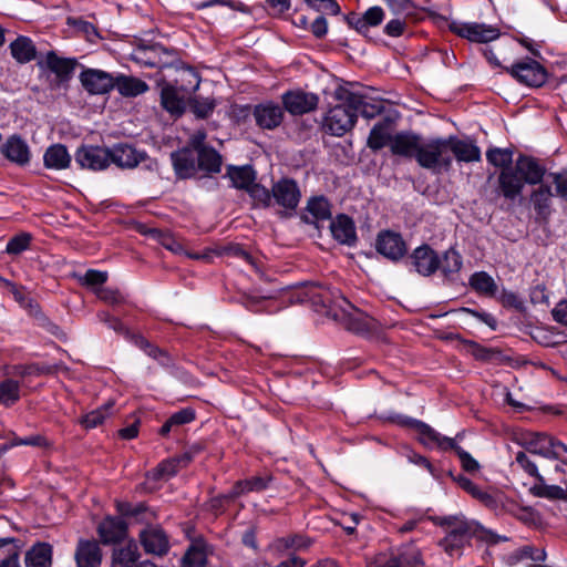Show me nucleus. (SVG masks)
<instances>
[{"instance_id": "obj_21", "label": "nucleus", "mask_w": 567, "mask_h": 567, "mask_svg": "<svg viewBox=\"0 0 567 567\" xmlns=\"http://www.w3.org/2000/svg\"><path fill=\"white\" fill-rule=\"evenodd\" d=\"M126 530L127 525L123 519L111 516L103 519L97 527L101 542L105 545L123 540L126 536Z\"/></svg>"}, {"instance_id": "obj_59", "label": "nucleus", "mask_w": 567, "mask_h": 567, "mask_svg": "<svg viewBox=\"0 0 567 567\" xmlns=\"http://www.w3.org/2000/svg\"><path fill=\"white\" fill-rule=\"evenodd\" d=\"M107 280V272L90 269L83 276L79 277V281L83 286L96 287L103 285Z\"/></svg>"}, {"instance_id": "obj_12", "label": "nucleus", "mask_w": 567, "mask_h": 567, "mask_svg": "<svg viewBox=\"0 0 567 567\" xmlns=\"http://www.w3.org/2000/svg\"><path fill=\"white\" fill-rule=\"evenodd\" d=\"M384 17V10L379 6H374L367 9L363 13H349L346 17V21L355 32L365 33L371 28L380 25Z\"/></svg>"}, {"instance_id": "obj_53", "label": "nucleus", "mask_w": 567, "mask_h": 567, "mask_svg": "<svg viewBox=\"0 0 567 567\" xmlns=\"http://www.w3.org/2000/svg\"><path fill=\"white\" fill-rule=\"evenodd\" d=\"M486 159L495 167L512 168L513 152L508 148H491L486 152Z\"/></svg>"}, {"instance_id": "obj_10", "label": "nucleus", "mask_w": 567, "mask_h": 567, "mask_svg": "<svg viewBox=\"0 0 567 567\" xmlns=\"http://www.w3.org/2000/svg\"><path fill=\"white\" fill-rule=\"evenodd\" d=\"M274 202L285 209L295 210L300 202L301 193L293 179L282 178L272 186Z\"/></svg>"}, {"instance_id": "obj_50", "label": "nucleus", "mask_w": 567, "mask_h": 567, "mask_svg": "<svg viewBox=\"0 0 567 567\" xmlns=\"http://www.w3.org/2000/svg\"><path fill=\"white\" fill-rule=\"evenodd\" d=\"M455 481L465 492L471 494L474 498L478 499L483 504L489 506L494 503L493 497L486 492L481 489L476 484H474L470 478L464 475H458Z\"/></svg>"}, {"instance_id": "obj_11", "label": "nucleus", "mask_w": 567, "mask_h": 567, "mask_svg": "<svg viewBox=\"0 0 567 567\" xmlns=\"http://www.w3.org/2000/svg\"><path fill=\"white\" fill-rule=\"evenodd\" d=\"M114 79L112 74L97 70L87 69L80 75L82 86L91 94H105L114 89Z\"/></svg>"}, {"instance_id": "obj_56", "label": "nucleus", "mask_w": 567, "mask_h": 567, "mask_svg": "<svg viewBox=\"0 0 567 567\" xmlns=\"http://www.w3.org/2000/svg\"><path fill=\"white\" fill-rule=\"evenodd\" d=\"M546 558L545 549L543 548H534L532 546H524L515 550L509 559L512 564H516L524 559H532L534 561H543Z\"/></svg>"}, {"instance_id": "obj_62", "label": "nucleus", "mask_w": 567, "mask_h": 567, "mask_svg": "<svg viewBox=\"0 0 567 567\" xmlns=\"http://www.w3.org/2000/svg\"><path fill=\"white\" fill-rule=\"evenodd\" d=\"M305 2L317 11H321L327 14L336 16L340 13V6L337 0H305Z\"/></svg>"}, {"instance_id": "obj_35", "label": "nucleus", "mask_w": 567, "mask_h": 567, "mask_svg": "<svg viewBox=\"0 0 567 567\" xmlns=\"http://www.w3.org/2000/svg\"><path fill=\"white\" fill-rule=\"evenodd\" d=\"M114 87L118 93L126 97H134L145 93L148 85L136 78L121 75L114 79Z\"/></svg>"}, {"instance_id": "obj_20", "label": "nucleus", "mask_w": 567, "mask_h": 567, "mask_svg": "<svg viewBox=\"0 0 567 567\" xmlns=\"http://www.w3.org/2000/svg\"><path fill=\"white\" fill-rule=\"evenodd\" d=\"M449 155H454L458 162H478L481 159L480 147L471 140H460L456 136L446 137Z\"/></svg>"}, {"instance_id": "obj_26", "label": "nucleus", "mask_w": 567, "mask_h": 567, "mask_svg": "<svg viewBox=\"0 0 567 567\" xmlns=\"http://www.w3.org/2000/svg\"><path fill=\"white\" fill-rule=\"evenodd\" d=\"M393 136L391 122L389 120H383L375 123L371 128L367 145L372 151H379L386 145L391 147Z\"/></svg>"}, {"instance_id": "obj_18", "label": "nucleus", "mask_w": 567, "mask_h": 567, "mask_svg": "<svg viewBox=\"0 0 567 567\" xmlns=\"http://www.w3.org/2000/svg\"><path fill=\"white\" fill-rule=\"evenodd\" d=\"M422 137L412 132H400L393 136L391 152L394 155L416 159Z\"/></svg>"}, {"instance_id": "obj_61", "label": "nucleus", "mask_w": 567, "mask_h": 567, "mask_svg": "<svg viewBox=\"0 0 567 567\" xmlns=\"http://www.w3.org/2000/svg\"><path fill=\"white\" fill-rule=\"evenodd\" d=\"M450 450H453L455 451V453L457 454L460 461H461V465L462 467L466 471V472H476L478 471L480 468V464L476 460H474L470 453H467L466 451H464L461 446H458L455 442H454V446H451Z\"/></svg>"}, {"instance_id": "obj_54", "label": "nucleus", "mask_w": 567, "mask_h": 567, "mask_svg": "<svg viewBox=\"0 0 567 567\" xmlns=\"http://www.w3.org/2000/svg\"><path fill=\"white\" fill-rule=\"evenodd\" d=\"M307 210L318 220H326L331 217L329 202L323 196L310 198Z\"/></svg>"}, {"instance_id": "obj_47", "label": "nucleus", "mask_w": 567, "mask_h": 567, "mask_svg": "<svg viewBox=\"0 0 567 567\" xmlns=\"http://www.w3.org/2000/svg\"><path fill=\"white\" fill-rule=\"evenodd\" d=\"M20 383L13 379L0 382V405L11 408L20 400Z\"/></svg>"}, {"instance_id": "obj_55", "label": "nucleus", "mask_w": 567, "mask_h": 567, "mask_svg": "<svg viewBox=\"0 0 567 567\" xmlns=\"http://www.w3.org/2000/svg\"><path fill=\"white\" fill-rule=\"evenodd\" d=\"M247 193L254 200L255 206L257 207H270L274 203L272 190L269 192L265 186L255 183L250 185Z\"/></svg>"}, {"instance_id": "obj_49", "label": "nucleus", "mask_w": 567, "mask_h": 567, "mask_svg": "<svg viewBox=\"0 0 567 567\" xmlns=\"http://www.w3.org/2000/svg\"><path fill=\"white\" fill-rule=\"evenodd\" d=\"M310 545V539L303 535L293 534L285 537L277 538L272 543V547L276 550L284 551L288 549L301 550Z\"/></svg>"}, {"instance_id": "obj_42", "label": "nucleus", "mask_w": 567, "mask_h": 567, "mask_svg": "<svg viewBox=\"0 0 567 567\" xmlns=\"http://www.w3.org/2000/svg\"><path fill=\"white\" fill-rule=\"evenodd\" d=\"M10 50L19 63H28L37 55V49L30 38H16L10 44Z\"/></svg>"}, {"instance_id": "obj_28", "label": "nucleus", "mask_w": 567, "mask_h": 567, "mask_svg": "<svg viewBox=\"0 0 567 567\" xmlns=\"http://www.w3.org/2000/svg\"><path fill=\"white\" fill-rule=\"evenodd\" d=\"M101 549L95 542L81 540L75 551L78 567H96L101 563Z\"/></svg>"}, {"instance_id": "obj_64", "label": "nucleus", "mask_w": 567, "mask_h": 567, "mask_svg": "<svg viewBox=\"0 0 567 567\" xmlns=\"http://www.w3.org/2000/svg\"><path fill=\"white\" fill-rule=\"evenodd\" d=\"M215 103L212 100H194L192 103L193 112L198 117H207L214 111Z\"/></svg>"}, {"instance_id": "obj_51", "label": "nucleus", "mask_w": 567, "mask_h": 567, "mask_svg": "<svg viewBox=\"0 0 567 567\" xmlns=\"http://www.w3.org/2000/svg\"><path fill=\"white\" fill-rule=\"evenodd\" d=\"M462 265L463 260L460 252L454 248H450L444 252L443 258L440 259L439 269H441L445 276H450L452 274L458 272L462 268Z\"/></svg>"}, {"instance_id": "obj_60", "label": "nucleus", "mask_w": 567, "mask_h": 567, "mask_svg": "<svg viewBox=\"0 0 567 567\" xmlns=\"http://www.w3.org/2000/svg\"><path fill=\"white\" fill-rule=\"evenodd\" d=\"M68 24L71 28V32L83 33L85 35H99L96 28L92 23L82 19L68 18Z\"/></svg>"}, {"instance_id": "obj_58", "label": "nucleus", "mask_w": 567, "mask_h": 567, "mask_svg": "<svg viewBox=\"0 0 567 567\" xmlns=\"http://www.w3.org/2000/svg\"><path fill=\"white\" fill-rule=\"evenodd\" d=\"M206 553L199 545H192L183 558L184 567H205Z\"/></svg>"}, {"instance_id": "obj_5", "label": "nucleus", "mask_w": 567, "mask_h": 567, "mask_svg": "<svg viewBox=\"0 0 567 567\" xmlns=\"http://www.w3.org/2000/svg\"><path fill=\"white\" fill-rule=\"evenodd\" d=\"M75 163L82 168L103 171L111 164L110 148L93 145H82L75 152Z\"/></svg>"}, {"instance_id": "obj_48", "label": "nucleus", "mask_w": 567, "mask_h": 567, "mask_svg": "<svg viewBox=\"0 0 567 567\" xmlns=\"http://www.w3.org/2000/svg\"><path fill=\"white\" fill-rule=\"evenodd\" d=\"M113 405L114 403L110 401L85 414L80 421L81 425L86 430H92L103 424V422L111 415Z\"/></svg>"}, {"instance_id": "obj_43", "label": "nucleus", "mask_w": 567, "mask_h": 567, "mask_svg": "<svg viewBox=\"0 0 567 567\" xmlns=\"http://www.w3.org/2000/svg\"><path fill=\"white\" fill-rule=\"evenodd\" d=\"M553 196L549 185L540 184L532 192L530 203L538 215L545 216L549 213Z\"/></svg>"}, {"instance_id": "obj_24", "label": "nucleus", "mask_w": 567, "mask_h": 567, "mask_svg": "<svg viewBox=\"0 0 567 567\" xmlns=\"http://www.w3.org/2000/svg\"><path fill=\"white\" fill-rule=\"evenodd\" d=\"M514 168L526 184H539L545 175V168L533 157L520 155L516 159Z\"/></svg>"}, {"instance_id": "obj_16", "label": "nucleus", "mask_w": 567, "mask_h": 567, "mask_svg": "<svg viewBox=\"0 0 567 567\" xmlns=\"http://www.w3.org/2000/svg\"><path fill=\"white\" fill-rule=\"evenodd\" d=\"M377 249L391 260L401 259L406 252V246L401 235L393 231H383L378 236Z\"/></svg>"}, {"instance_id": "obj_40", "label": "nucleus", "mask_w": 567, "mask_h": 567, "mask_svg": "<svg viewBox=\"0 0 567 567\" xmlns=\"http://www.w3.org/2000/svg\"><path fill=\"white\" fill-rule=\"evenodd\" d=\"M161 53L165 55L171 54L168 50L161 47H152L148 49L140 48L135 51V59L148 66L165 68L169 64V61L163 60Z\"/></svg>"}, {"instance_id": "obj_37", "label": "nucleus", "mask_w": 567, "mask_h": 567, "mask_svg": "<svg viewBox=\"0 0 567 567\" xmlns=\"http://www.w3.org/2000/svg\"><path fill=\"white\" fill-rule=\"evenodd\" d=\"M525 446L533 453L546 458L549 457L550 447H553V437L538 432H530L525 435Z\"/></svg>"}, {"instance_id": "obj_6", "label": "nucleus", "mask_w": 567, "mask_h": 567, "mask_svg": "<svg viewBox=\"0 0 567 567\" xmlns=\"http://www.w3.org/2000/svg\"><path fill=\"white\" fill-rule=\"evenodd\" d=\"M281 101L285 110L291 115H303L317 109L319 96L316 93L293 90L285 92Z\"/></svg>"}, {"instance_id": "obj_27", "label": "nucleus", "mask_w": 567, "mask_h": 567, "mask_svg": "<svg viewBox=\"0 0 567 567\" xmlns=\"http://www.w3.org/2000/svg\"><path fill=\"white\" fill-rule=\"evenodd\" d=\"M188 461H189L188 456H183V457H177V458H167V460L162 461L154 470L150 471L146 474L145 485L150 484L152 482L166 481V480L173 477L178 472L179 464L182 462L187 463Z\"/></svg>"}, {"instance_id": "obj_44", "label": "nucleus", "mask_w": 567, "mask_h": 567, "mask_svg": "<svg viewBox=\"0 0 567 567\" xmlns=\"http://www.w3.org/2000/svg\"><path fill=\"white\" fill-rule=\"evenodd\" d=\"M197 166L208 173H219L221 168V156L213 147L202 148L197 152Z\"/></svg>"}, {"instance_id": "obj_52", "label": "nucleus", "mask_w": 567, "mask_h": 567, "mask_svg": "<svg viewBox=\"0 0 567 567\" xmlns=\"http://www.w3.org/2000/svg\"><path fill=\"white\" fill-rule=\"evenodd\" d=\"M268 486V481L264 477H252L246 481H240L235 484L231 491V496L237 497L248 492H261Z\"/></svg>"}, {"instance_id": "obj_31", "label": "nucleus", "mask_w": 567, "mask_h": 567, "mask_svg": "<svg viewBox=\"0 0 567 567\" xmlns=\"http://www.w3.org/2000/svg\"><path fill=\"white\" fill-rule=\"evenodd\" d=\"M27 567H50L52 564V547L48 543H37L24 557Z\"/></svg>"}, {"instance_id": "obj_32", "label": "nucleus", "mask_w": 567, "mask_h": 567, "mask_svg": "<svg viewBox=\"0 0 567 567\" xmlns=\"http://www.w3.org/2000/svg\"><path fill=\"white\" fill-rule=\"evenodd\" d=\"M422 561L419 549L409 546L396 556L385 558L379 561L378 567H415Z\"/></svg>"}, {"instance_id": "obj_4", "label": "nucleus", "mask_w": 567, "mask_h": 567, "mask_svg": "<svg viewBox=\"0 0 567 567\" xmlns=\"http://www.w3.org/2000/svg\"><path fill=\"white\" fill-rule=\"evenodd\" d=\"M388 420L398 425L414 429L419 434V441L429 449L446 451L454 446L453 439L442 435L422 421L396 413L389 415Z\"/></svg>"}, {"instance_id": "obj_1", "label": "nucleus", "mask_w": 567, "mask_h": 567, "mask_svg": "<svg viewBox=\"0 0 567 567\" xmlns=\"http://www.w3.org/2000/svg\"><path fill=\"white\" fill-rule=\"evenodd\" d=\"M430 519L437 526L444 528L445 537L440 545L450 556L462 555L463 548L470 544L472 538L492 542L494 534L485 529L478 522L468 519L463 514L449 516H434Z\"/></svg>"}, {"instance_id": "obj_3", "label": "nucleus", "mask_w": 567, "mask_h": 567, "mask_svg": "<svg viewBox=\"0 0 567 567\" xmlns=\"http://www.w3.org/2000/svg\"><path fill=\"white\" fill-rule=\"evenodd\" d=\"M446 137L422 138L417 152V164L434 173L447 171L452 165V155H449Z\"/></svg>"}, {"instance_id": "obj_25", "label": "nucleus", "mask_w": 567, "mask_h": 567, "mask_svg": "<svg viewBox=\"0 0 567 567\" xmlns=\"http://www.w3.org/2000/svg\"><path fill=\"white\" fill-rule=\"evenodd\" d=\"M176 175L181 178L193 177L198 169L194 155L189 148H183L171 155Z\"/></svg>"}, {"instance_id": "obj_57", "label": "nucleus", "mask_w": 567, "mask_h": 567, "mask_svg": "<svg viewBox=\"0 0 567 567\" xmlns=\"http://www.w3.org/2000/svg\"><path fill=\"white\" fill-rule=\"evenodd\" d=\"M32 236L29 233H20L9 239L6 246V252L9 255H20L30 248Z\"/></svg>"}, {"instance_id": "obj_23", "label": "nucleus", "mask_w": 567, "mask_h": 567, "mask_svg": "<svg viewBox=\"0 0 567 567\" xmlns=\"http://www.w3.org/2000/svg\"><path fill=\"white\" fill-rule=\"evenodd\" d=\"M2 154L10 162L25 165L30 162V148L24 140L18 135L10 136L1 146Z\"/></svg>"}, {"instance_id": "obj_33", "label": "nucleus", "mask_w": 567, "mask_h": 567, "mask_svg": "<svg viewBox=\"0 0 567 567\" xmlns=\"http://www.w3.org/2000/svg\"><path fill=\"white\" fill-rule=\"evenodd\" d=\"M43 161L47 168L61 171L69 167L71 156L64 145L54 144L45 151Z\"/></svg>"}, {"instance_id": "obj_36", "label": "nucleus", "mask_w": 567, "mask_h": 567, "mask_svg": "<svg viewBox=\"0 0 567 567\" xmlns=\"http://www.w3.org/2000/svg\"><path fill=\"white\" fill-rule=\"evenodd\" d=\"M470 287L478 295L495 297L497 293V284L486 271H476L468 279Z\"/></svg>"}, {"instance_id": "obj_41", "label": "nucleus", "mask_w": 567, "mask_h": 567, "mask_svg": "<svg viewBox=\"0 0 567 567\" xmlns=\"http://www.w3.org/2000/svg\"><path fill=\"white\" fill-rule=\"evenodd\" d=\"M449 27V31L455 33L456 35H485L486 33H491L493 35H501L496 33V29L491 25L480 24V23H462V22H446Z\"/></svg>"}, {"instance_id": "obj_45", "label": "nucleus", "mask_w": 567, "mask_h": 567, "mask_svg": "<svg viewBox=\"0 0 567 567\" xmlns=\"http://www.w3.org/2000/svg\"><path fill=\"white\" fill-rule=\"evenodd\" d=\"M530 493L536 497L547 498L549 501H565V488L558 485H548L543 476L537 478V483L530 487Z\"/></svg>"}, {"instance_id": "obj_22", "label": "nucleus", "mask_w": 567, "mask_h": 567, "mask_svg": "<svg viewBox=\"0 0 567 567\" xmlns=\"http://www.w3.org/2000/svg\"><path fill=\"white\" fill-rule=\"evenodd\" d=\"M524 184L526 183L514 167L502 169L498 175L499 190L507 199L514 200L518 197L523 192Z\"/></svg>"}, {"instance_id": "obj_46", "label": "nucleus", "mask_w": 567, "mask_h": 567, "mask_svg": "<svg viewBox=\"0 0 567 567\" xmlns=\"http://www.w3.org/2000/svg\"><path fill=\"white\" fill-rule=\"evenodd\" d=\"M228 175L236 188L248 190L255 184V171L250 166L230 167Z\"/></svg>"}, {"instance_id": "obj_9", "label": "nucleus", "mask_w": 567, "mask_h": 567, "mask_svg": "<svg viewBox=\"0 0 567 567\" xmlns=\"http://www.w3.org/2000/svg\"><path fill=\"white\" fill-rule=\"evenodd\" d=\"M252 116L260 128L275 130L282 123L285 113L279 104L266 101L254 106Z\"/></svg>"}, {"instance_id": "obj_13", "label": "nucleus", "mask_w": 567, "mask_h": 567, "mask_svg": "<svg viewBox=\"0 0 567 567\" xmlns=\"http://www.w3.org/2000/svg\"><path fill=\"white\" fill-rule=\"evenodd\" d=\"M410 259L414 270L422 276H431L440 267V257L429 245L415 248Z\"/></svg>"}, {"instance_id": "obj_29", "label": "nucleus", "mask_w": 567, "mask_h": 567, "mask_svg": "<svg viewBox=\"0 0 567 567\" xmlns=\"http://www.w3.org/2000/svg\"><path fill=\"white\" fill-rule=\"evenodd\" d=\"M330 229L334 239L341 244L352 245L355 239V227L351 218L346 215H339L330 224Z\"/></svg>"}, {"instance_id": "obj_15", "label": "nucleus", "mask_w": 567, "mask_h": 567, "mask_svg": "<svg viewBox=\"0 0 567 567\" xmlns=\"http://www.w3.org/2000/svg\"><path fill=\"white\" fill-rule=\"evenodd\" d=\"M213 255L214 257L216 256L241 259L246 264H248L260 276V278L267 280L265 272L262 270L261 260L247 252L239 244L231 243L223 246L213 247Z\"/></svg>"}, {"instance_id": "obj_39", "label": "nucleus", "mask_w": 567, "mask_h": 567, "mask_svg": "<svg viewBox=\"0 0 567 567\" xmlns=\"http://www.w3.org/2000/svg\"><path fill=\"white\" fill-rule=\"evenodd\" d=\"M140 557L138 547L135 542L115 548L112 554L111 567H133Z\"/></svg>"}, {"instance_id": "obj_14", "label": "nucleus", "mask_w": 567, "mask_h": 567, "mask_svg": "<svg viewBox=\"0 0 567 567\" xmlns=\"http://www.w3.org/2000/svg\"><path fill=\"white\" fill-rule=\"evenodd\" d=\"M140 542L147 554L163 556L168 551V537L158 526H148L140 533Z\"/></svg>"}, {"instance_id": "obj_30", "label": "nucleus", "mask_w": 567, "mask_h": 567, "mask_svg": "<svg viewBox=\"0 0 567 567\" xmlns=\"http://www.w3.org/2000/svg\"><path fill=\"white\" fill-rule=\"evenodd\" d=\"M45 64L56 75L59 82L63 83L71 79L76 62L74 59L59 58L55 53L50 52L45 58Z\"/></svg>"}, {"instance_id": "obj_2", "label": "nucleus", "mask_w": 567, "mask_h": 567, "mask_svg": "<svg viewBox=\"0 0 567 567\" xmlns=\"http://www.w3.org/2000/svg\"><path fill=\"white\" fill-rule=\"evenodd\" d=\"M336 97L342 103L327 111L321 128L327 134L340 137L354 127L359 107L362 105V96L339 87L336 91Z\"/></svg>"}, {"instance_id": "obj_19", "label": "nucleus", "mask_w": 567, "mask_h": 567, "mask_svg": "<svg viewBox=\"0 0 567 567\" xmlns=\"http://www.w3.org/2000/svg\"><path fill=\"white\" fill-rule=\"evenodd\" d=\"M111 163L121 168H134L145 158V153L140 152L128 144H116L110 148Z\"/></svg>"}, {"instance_id": "obj_38", "label": "nucleus", "mask_w": 567, "mask_h": 567, "mask_svg": "<svg viewBox=\"0 0 567 567\" xmlns=\"http://www.w3.org/2000/svg\"><path fill=\"white\" fill-rule=\"evenodd\" d=\"M175 83L181 91L189 96L199 87L200 76L195 69L183 65L177 69Z\"/></svg>"}, {"instance_id": "obj_34", "label": "nucleus", "mask_w": 567, "mask_h": 567, "mask_svg": "<svg viewBox=\"0 0 567 567\" xmlns=\"http://www.w3.org/2000/svg\"><path fill=\"white\" fill-rule=\"evenodd\" d=\"M340 310L348 319L349 330L355 333H365L372 328V320L353 305H351V307L342 305Z\"/></svg>"}, {"instance_id": "obj_7", "label": "nucleus", "mask_w": 567, "mask_h": 567, "mask_svg": "<svg viewBox=\"0 0 567 567\" xmlns=\"http://www.w3.org/2000/svg\"><path fill=\"white\" fill-rule=\"evenodd\" d=\"M508 72L518 82L532 87H539L547 80L545 68L534 60L515 63Z\"/></svg>"}, {"instance_id": "obj_17", "label": "nucleus", "mask_w": 567, "mask_h": 567, "mask_svg": "<svg viewBox=\"0 0 567 567\" xmlns=\"http://www.w3.org/2000/svg\"><path fill=\"white\" fill-rule=\"evenodd\" d=\"M188 95L175 84L165 83L161 90V104L172 115L179 116L185 111Z\"/></svg>"}, {"instance_id": "obj_63", "label": "nucleus", "mask_w": 567, "mask_h": 567, "mask_svg": "<svg viewBox=\"0 0 567 567\" xmlns=\"http://www.w3.org/2000/svg\"><path fill=\"white\" fill-rule=\"evenodd\" d=\"M549 176L555 184L557 195L567 200V171L550 173Z\"/></svg>"}, {"instance_id": "obj_8", "label": "nucleus", "mask_w": 567, "mask_h": 567, "mask_svg": "<svg viewBox=\"0 0 567 567\" xmlns=\"http://www.w3.org/2000/svg\"><path fill=\"white\" fill-rule=\"evenodd\" d=\"M306 298L315 306L328 310L340 309L342 305L351 307V303L340 293L338 289H329L310 285L306 291Z\"/></svg>"}]
</instances>
